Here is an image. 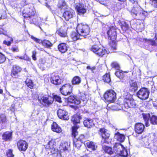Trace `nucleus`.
I'll return each mask as SVG.
<instances>
[{"mask_svg": "<svg viewBox=\"0 0 157 157\" xmlns=\"http://www.w3.org/2000/svg\"><path fill=\"white\" fill-rule=\"evenodd\" d=\"M129 89L131 91L135 92L136 90L138 88L137 83L133 80L129 82Z\"/></svg>", "mask_w": 157, "mask_h": 157, "instance_id": "obj_26", "label": "nucleus"}, {"mask_svg": "<svg viewBox=\"0 0 157 157\" xmlns=\"http://www.w3.org/2000/svg\"><path fill=\"white\" fill-rule=\"evenodd\" d=\"M10 39V41H7L6 40H4L3 41V43L6 45H7L8 46H9L11 44V42L10 41H13V39L12 38L9 37V38Z\"/></svg>", "mask_w": 157, "mask_h": 157, "instance_id": "obj_53", "label": "nucleus"}, {"mask_svg": "<svg viewBox=\"0 0 157 157\" xmlns=\"http://www.w3.org/2000/svg\"><path fill=\"white\" fill-rule=\"evenodd\" d=\"M5 18V16L4 15L2 16V15L1 14V13H0V19H4Z\"/></svg>", "mask_w": 157, "mask_h": 157, "instance_id": "obj_62", "label": "nucleus"}, {"mask_svg": "<svg viewBox=\"0 0 157 157\" xmlns=\"http://www.w3.org/2000/svg\"><path fill=\"white\" fill-rule=\"evenodd\" d=\"M68 46L65 43H62L58 46V49L59 51L62 53H64L67 50Z\"/></svg>", "mask_w": 157, "mask_h": 157, "instance_id": "obj_25", "label": "nucleus"}, {"mask_svg": "<svg viewBox=\"0 0 157 157\" xmlns=\"http://www.w3.org/2000/svg\"><path fill=\"white\" fill-rule=\"evenodd\" d=\"M11 50L13 52H18L19 51L18 47L16 46L12 47Z\"/></svg>", "mask_w": 157, "mask_h": 157, "instance_id": "obj_55", "label": "nucleus"}, {"mask_svg": "<svg viewBox=\"0 0 157 157\" xmlns=\"http://www.w3.org/2000/svg\"><path fill=\"white\" fill-rule=\"evenodd\" d=\"M119 29L115 27H110L107 33L108 39L113 41L115 40L117 38V33Z\"/></svg>", "mask_w": 157, "mask_h": 157, "instance_id": "obj_10", "label": "nucleus"}, {"mask_svg": "<svg viewBox=\"0 0 157 157\" xmlns=\"http://www.w3.org/2000/svg\"><path fill=\"white\" fill-rule=\"evenodd\" d=\"M149 3L154 8H157V0H149Z\"/></svg>", "mask_w": 157, "mask_h": 157, "instance_id": "obj_50", "label": "nucleus"}, {"mask_svg": "<svg viewBox=\"0 0 157 157\" xmlns=\"http://www.w3.org/2000/svg\"><path fill=\"white\" fill-rule=\"evenodd\" d=\"M103 80L104 81L107 83H109L111 81L110 76L109 74L106 73L103 77Z\"/></svg>", "mask_w": 157, "mask_h": 157, "instance_id": "obj_42", "label": "nucleus"}, {"mask_svg": "<svg viewBox=\"0 0 157 157\" xmlns=\"http://www.w3.org/2000/svg\"><path fill=\"white\" fill-rule=\"evenodd\" d=\"M119 156L116 155L111 157H128V155L127 151L126 149H124L122 151H121L120 153H118Z\"/></svg>", "mask_w": 157, "mask_h": 157, "instance_id": "obj_40", "label": "nucleus"}, {"mask_svg": "<svg viewBox=\"0 0 157 157\" xmlns=\"http://www.w3.org/2000/svg\"><path fill=\"white\" fill-rule=\"evenodd\" d=\"M70 37L73 41H75L82 38L78 32H72L71 34Z\"/></svg>", "mask_w": 157, "mask_h": 157, "instance_id": "obj_28", "label": "nucleus"}, {"mask_svg": "<svg viewBox=\"0 0 157 157\" xmlns=\"http://www.w3.org/2000/svg\"><path fill=\"white\" fill-rule=\"evenodd\" d=\"M6 155L7 157H14V155L13 154V150L9 149L7 151Z\"/></svg>", "mask_w": 157, "mask_h": 157, "instance_id": "obj_51", "label": "nucleus"}, {"mask_svg": "<svg viewBox=\"0 0 157 157\" xmlns=\"http://www.w3.org/2000/svg\"><path fill=\"white\" fill-rule=\"evenodd\" d=\"M149 144L147 142H146V143H145L144 144V146L145 147L148 148L149 147Z\"/></svg>", "mask_w": 157, "mask_h": 157, "instance_id": "obj_61", "label": "nucleus"}, {"mask_svg": "<svg viewBox=\"0 0 157 157\" xmlns=\"http://www.w3.org/2000/svg\"><path fill=\"white\" fill-rule=\"evenodd\" d=\"M112 48L114 50L116 49V45L115 44H114L113 46H112Z\"/></svg>", "mask_w": 157, "mask_h": 157, "instance_id": "obj_63", "label": "nucleus"}, {"mask_svg": "<svg viewBox=\"0 0 157 157\" xmlns=\"http://www.w3.org/2000/svg\"><path fill=\"white\" fill-rule=\"evenodd\" d=\"M58 7L61 9L65 10L63 13V17L66 21H68L73 17L75 14L74 11L70 8H67L64 1L60 0L59 2Z\"/></svg>", "mask_w": 157, "mask_h": 157, "instance_id": "obj_1", "label": "nucleus"}, {"mask_svg": "<svg viewBox=\"0 0 157 157\" xmlns=\"http://www.w3.org/2000/svg\"><path fill=\"white\" fill-rule=\"evenodd\" d=\"M12 132H6L2 135V138L5 141H10L12 139Z\"/></svg>", "mask_w": 157, "mask_h": 157, "instance_id": "obj_23", "label": "nucleus"}, {"mask_svg": "<svg viewBox=\"0 0 157 157\" xmlns=\"http://www.w3.org/2000/svg\"><path fill=\"white\" fill-rule=\"evenodd\" d=\"M86 69H87L90 70L91 71H92L95 69V67H91L90 66H88L86 67Z\"/></svg>", "mask_w": 157, "mask_h": 157, "instance_id": "obj_59", "label": "nucleus"}, {"mask_svg": "<svg viewBox=\"0 0 157 157\" xmlns=\"http://www.w3.org/2000/svg\"><path fill=\"white\" fill-rule=\"evenodd\" d=\"M36 51H33L32 52V58L34 60H36Z\"/></svg>", "mask_w": 157, "mask_h": 157, "instance_id": "obj_56", "label": "nucleus"}, {"mask_svg": "<svg viewBox=\"0 0 157 157\" xmlns=\"http://www.w3.org/2000/svg\"><path fill=\"white\" fill-rule=\"evenodd\" d=\"M19 59H24L27 61H29L30 60V59L29 58L26 57V58H25V57L24 56L19 57Z\"/></svg>", "mask_w": 157, "mask_h": 157, "instance_id": "obj_58", "label": "nucleus"}, {"mask_svg": "<svg viewBox=\"0 0 157 157\" xmlns=\"http://www.w3.org/2000/svg\"><path fill=\"white\" fill-rule=\"evenodd\" d=\"M91 51L99 56L102 57L103 55L107 54L109 52L105 48L101 45H93L91 48Z\"/></svg>", "mask_w": 157, "mask_h": 157, "instance_id": "obj_4", "label": "nucleus"}, {"mask_svg": "<svg viewBox=\"0 0 157 157\" xmlns=\"http://www.w3.org/2000/svg\"><path fill=\"white\" fill-rule=\"evenodd\" d=\"M149 93V90L147 88H142L137 92V95L140 99L145 100L148 98Z\"/></svg>", "mask_w": 157, "mask_h": 157, "instance_id": "obj_12", "label": "nucleus"}, {"mask_svg": "<svg viewBox=\"0 0 157 157\" xmlns=\"http://www.w3.org/2000/svg\"><path fill=\"white\" fill-rule=\"evenodd\" d=\"M27 3L25 1V0H23L20 3L21 5V6H24L25 5H26Z\"/></svg>", "mask_w": 157, "mask_h": 157, "instance_id": "obj_60", "label": "nucleus"}, {"mask_svg": "<svg viewBox=\"0 0 157 157\" xmlns=\"http://www.w3.org/2000/svg\"><path fill=\"white\" fill-rule=\"evenodd\" d=\"M56 143L55 139H52L50 141L48 144V151L52 154H54L57 152V150L56 149Z\"/></svg>", "mask_w": 157, "mask_h": 157, "instance_id": "obj_15", "label": "nucleus"}, {"mask_svg": "<svg viewBox=\"0 0 157 157\" xmlns=\"http://www.w3.org/2000/svg\"><path fill=\"white\" fill-rule=\"evenodd\" d=\"M59 90L61 93L64 96H67L71 94L72 92V87L70 84H66L60 88Z\"/></svg>", "mask_w": 157, "mask_h": 157, "instance_id": "obj_11", "label": "nucleus"}, {"mask_svg": "<svg viewBox=\"0 0 157 157\" xmlns=\"http://www.w3.org/2000/svg\"><path fill=\"white\" fill-rule=\"evenodd\" d=\"M81 117L77 115H75L73 116L71 118V121L74 124H76L79 123Z\"/></svg>", "mask_w": 157, "mask_h": 157, "instance_id": "obj_38", "label": "nucleus"}, {"mask_svg": "<svg viewBox=\"0 0 157 157\" xmlns=\"http://www.w3.org/2000/svg\"><path fill=\"white\" fill-rule=\"evenodd\" d=\"M52 130L56 132L59 133L61 132V128L56 123H53L52 126Z\"/></svg>", "mask_w": 157, "mask_h": 157, "instance_id": "obj_34", "label": "nucleus"}, {"mask_svg": "<svg viewBox=\"0 0 157 157\" xmlns=\"http://www.w3.org/2000/svg\"><path fill=\"white\" fill-rule=\"evenodd\" d=\"M85 144L87 147L93 151L96 150L97 147V146L96 144L92 142L87 141L85 142Z\"/></svg>", "mask_w": 157, "mask_h": 157, "instance_id": "obj_27", "label": "nucleus"}, {"mask_svg": "<svg viewBox=\"0 0 157 157\" xmlns=\"http://www.w3.org/2000/svg\"><path fill=\"white\" fill-rule=\"evenodd\" d=\"M114 138L119 141L123 142L124 141L125 137L124 135L121 134L117 132L115 134Z\"/></svg>", "mask_w": 157, "mask_h": 157, "instance_id": "obj_29", "label": "nucleus"}, {"mask_svg": "<svg viewBox=\"0 0 157 157\" xmlns=\"http://www.w3.org/2000/svg\"><path fill=\"white\" fill-rule=\"evenodd\" d=\"M25 82L27 85L30 88H32L33 86V83L32 80L29 78H27Z\"/></svg>", "mask_w": 157, "mask_h": 157, "instance_id": "obj_45", "label": "nucleus"}, {"mask_svg": "<svg viewBox=\"0 0 157 157\" xmlns=\"http://www.w3.org/2000/svg\"><path fill=\"white\" fill-rule=\"evenodd\" d=\"M40 20V17H38L36 16H33V18L30 21L31 23H33L36 25H39L40 22L39 20Z\"/></svg>", "mask_w": 157, "mask_h": 157, "instance_id": "obj_37", "label": "nucleus"}, {"mask_svg": "<svg viewBox=\"0 0 157 157\" xmlns=\"http://www.w3.org/2000/svg\"><path fill=\"white\" fill-rule=\"evenodd\" d=\"M143 41L145 43L151 46H155L156 45L155 41L153 39L144 38L143 39Z\"/></svg>", "mask_w": 157, "mask_h": 157, "instance_id": "obj_36", "label": "nucleus"}, {"mask_svg": "<svg viewBox=\"0 0 157 157\" xmlns=\"http://www.w3.org/2000/svg\"><path fill=\"white\" fill-rule=\"evenodd\" d=\"M56 33L61 37H65L67 36V30L65 29H60L57 31Z\"/></svg>", "mask_w": 157, "mask_h": 157, "instance_id": "obj_32", "label": "nucleus"}, {"mask_svg": "<svg viewBox=\"0 0 157 157\" xmlns=\"http://www.w3.org/2000/svg\"><path fill=\"white\" fill-rule=\"evenodd\" d=\"M31 38L35 42L40 44H41L43 46L46 48H49L52 46V44L48 40H44L42 41L41 39L35 37L32 35L31 36Z\"/></svg>", "mask_w": 157, "mask_h": 157, "instance_id": "obj_14", "label": "nucleus"}, {"mask_svg": "<svg viewBox=\"0 0 157 157\" xmlns=\"http://www.w3.org/2000/svg\"><path fill=\"white\" fill-rule=\"evenodd\" d=\"M102 148L105 153L109 154H112L113 153L112 148L109 147L104 145L102 146Z\"/></svg>", "mask_w": 157, "mask_h": 157, "instance_id": "obj_39", "label": "nucleus"}, {"mask_svg": "<svg viewBox=\"0 0 157 157\" xmlns=\"http://www.w3.org/2000/svg\"><path fill=\"white\" fill-rule=\"evenodd\" d=\"M20 72L11 70L10 75L12 78H17L20 77Z\"/></svg>", "mask_w": 157, "mask_h": 157, "instance_id": "obj_43", "label": "nucleus"}, {"mask_svg": "<svg viewBox=\"0 0 157 157\" xmlns=\"http://www.w3.org/2000/svg\"><path fill=\"white\" fill-rule=\"evenodd\" d=\"M111 66L112 68H115L117 70H119L120 68L119 64L116 62H113L111 64Z\"/></svg>", "mask_w": 157, "mask_h": 157, "instance_id": "obj_49", "label": "nucleus"}, {"mask_svg": "<svg viewBox=\"0 0 157 157\" xmlns=\"http://www.w3.org/2000/svg\"><path fill=\"white\" fill-rule=\"evenodd\" d=\"M78 128V127L77 125H75L72 127V136L74 138L73 140L74 141H78L79 142L82 143L85 140V136L83 135H81L78 137H77L78 134L77 131V129Z\"/></svg>", "mask_w": 157, "mask_h": 157, "instance_id": "obj_8", "label": "nucleus"}, {"mask_svg": "<svg viewBox=\"0 0 157 157\" xmlns=\"http://www.w3.org/2000/svg\"><path fill=\"white\" fill-rule=\"evenodd\" d=\"M104 98L106 101L113 102L116 98V94L113 90L106 91L104 95Z\"/></svg>", "mask_w": 157, "mask_h": 157, "instance_id": "obj_7", "label": "nucleus"}, {"mask_svg": "<svg viewBox=\"0 0 157 157\" xmlns=\"http://www.w3.org/2000/svg\"><path fill=\"white\" fill-rule=\"evenodd\" d=\"M131 12L132 16L140 20H143L147 15V12L143 11L142 8L137 4L133 6Z\"/></svg>", "mask_w": 157, "mask_h": 157, "instance_id": "obj_2", "label": "nucleus"}, {"mask_svg": "<svg viewBox=\"0 0 157 157\" xmlns=\"http://www.w3.org/2000/svg\"><path fill=\"white\" fill-rule=\"evenodd\" d=\"M129 22L122 21L121 22L120 24L121 28L124 32H126L129 28Z\"/></svg>", "mask_w": 157, "mask_h": 157, "instance_id": "obj_30", "label": "nucleus"}, {"mask_svg": "<svg viewBox=\"0 0 157 157\" xmlns=\"http://www.w3.org/2000/svg\"><path fill=\"white\" fill-rule=\"evenodd\" d=\"M81 144L82 143L81 142H79L78 141H74L73 140L74 147H75L78 149H80L81 146Z\"/></svg>", "mask_w": 157, "mask_h": 157, "instance_id": "obj_47", "label": "nucleus"}, {"mask_svg": "<svg viewBox=\"0 0 157 157\" xmlns=\"http://www.w3.org/2000/svg\"><path fill=\"white\" fill-rule=\"evenodd\" d=\"M129 1L132 2L133 3H135V2H136V3H137V0H129Z\"/></svg>", "mask_w": 157, "mask_h": 157, "instance_id": "obj_64", "label": "nucleus"}, {"mask_svg": "<svg viewBox=\"0 0 157 157\" xmlns=\"http://www.w3.org/2000/svg\"><path fill=\"white\" fill-rule=\"evenodd\" d=\"M114 148L118 152L121 151H122L124 149H125L124 148L123 146L120 143H117L115 144L114 146Z\"/></svg>", "mask_w": 157, "mask_h": 157, "instance_id": "obj_35", "label": "nucleus"}, {"mask_svg": "<svg viewBox=\"0 0 157 157\" xmlns=\"http://www.w3.org/2000/svg\"><path fill=\"white\" fill-rule=\"evenodd\" d=\"M115 74L120 79L123 78L124 76V72L120 69L119 70H117Z\"/></svg>", "mask_w": 157, "mask_h": 157, "instance_id": "obj_41", "label": "nucleus"}, {"mask_svg": "<svg viewBox=\"0 0 157 157\" xmlns=\"http://www.w3.org/2000/svg\"><path fill=\"white\" fill-rule=\"evenodd\" d=\"M56 101L59 102H62L61 101V98L60 97L57 95H55L54 96V97L53 98Z\"/></svg>", "mask_w": 157, "mask_h": 157, "instance_id": "obj_54", "label": "nucleus"}, {"mask_svg": "<svg viewBox=\"0 0 157 157\" xmlns=\"http://www.w3.org/2000/svg\"><path fill=\"white\" fill-rule=\"evenodd\" d=\"M6 122V116L4 114H0V123L4 124Z\"/></svg>", "mask_w": 157, "mask_h": 157, "instance_id": "obj_46", "label": "nucleus"}, {"mask_svg": "<svg viewBox=\"0 0 157 157\" xmlns=\"http://www.w3.org/2000/svg\"><path fill=\"white\" fill-rule=\"evenodd\" d=\"M21 70L22 69L20 67L16 65L13 66L12 69V71H14L19 72H20Z\"/></svg>", "mask_w": 157, "mask_h": 157, "instance_id": "obj_48", "label": "nucleus"}, {"mask_svg": "<svg viewBox=\"0 0 157 157\" xmlns=\"http://www.w3.org/2000/svg\"><path fill=\"white\" fill-rule=\"evenodd\" d=\"M39 101L44 106L48 107L52 104L53 102V98L48 97L43 94H40L38 98Z\"/></svg>", "mask_w": 157, "mask_h": 157, "instance_id": "obj_5", "label": "nucleus"}, {"mask_svg": "<svg viewBox=\"0 0 157 157\" xmlns=\"http://www.w3.org/2000/svg\"><path fill=\"white\" fill-rule=\"evenodd\" d=\"M143 117L144 121L145 122V125L146 127L150 126V123L149 121V119H150L151 116L149 113H144L142 114Z\"/></svg>", "mask_w": 157, "mask_h": 157, "instance_id": "obj_24", "label": "nucleus"}, {"mask_svg": "<svg viewBox=\"0 0 157 157\" xmlns=\"http://www.w3.org/2000/svg\"><path fill=\"white\" fill-rule=\"evenodd\" d=\"M6 60V57L4 55L0 53V63H3Z\"/></svg>", "mask_w": 157, "mask_h": 157, "instance_id": "obj_52", "label": "nucleus"}, {"mask_svg": "<svg viewBox=\"0 0 157 157\" xmlns=\"http://www.w3.org/2000/svg\"><path fill=\"white\" fill-rule=\"evenodd\" d=\"M124 106L126 109L129 108H132L135 107L136 103L132 96L128 94L124 98Z\"/></svg>", "mask_w": 157, "mask_h": 157, "instance_id": "obj_6", "label": "nucleus"}, {"mask_svg": "<svg viewBox=\"0 0 157 157\" xmlns=\"http://www.w3.org/2000/svg\"><path fill=\"white\" fill-rule=\"evenodd\" d=\"M17 146L19 150L25 151L28 147V144L25 141L20 140L17 143Z\"/></svg>", "mask_w": 157, "mask_h": 157, "instance_id": "obj_17", "label": "nucleus"}, {"mask_svg": "<svg viewBox=\"0 0 157 157\" xmlns=\"http://www.w3.org/2000/svg\"><path fill=\"white\" fill-rule=\"evenodd\" d=\"M35 14V9L32 6H26L23 11L22 15L25 18H31Z\"/></svg>", "mask_w": 157, "mask_h": 157, "instance_id": "obj_9", "label": "nucleus"}, {"mask_svg": "<svg viewBox=\"0 0 157 157\" xmlns=\"http://www.w3.org/2000/svg\"><path fill=\"white\" fill-rule=\"evenodd\" d=\"M84 126L88 128H90L94 126L92 120L91 119H87L85 120L83 122Z\"/></svg>", "mask_w": 157, "mask_h": 157, "instance_id": "obj_31", "label": "nucleus"}, {"mask_svg": "<svg viewBox=\"0 0 157 157\" xmlns=\"http://www.w3.org/2000/svg\"><path fill=\"white\" fill-rule=\"evenodd\" d=\"M75 8L80 15L83 14L86 11V6L82 4H78L76 5Z\"/></svg>", "mask_w": 157, "mask_h": 157, "instance_id": "obj_18", "label": "nucleus"}, {"mask_svg": "<svg viewBox=\"0 0 157 157\" xmlns=\"http://www.w3.org/2000/svg\"><path fill=\"white\" fill-rule=\"evenodd\" d=\"M50 81L55 85H59L61 84L63 80L60 78L57 74L53 73L51 75Z\"/></svg>", "mask_w": 157, "mask_h": 157, "instance_id": "obj_13", "label": "nucleus"}, {"mask_svg": "<svg viewBox=\"0 0 157 157\" xmlns=\"http://www.w3.org/2000/svg\"><path fill=\"white\" fill-rule=\"evenodd\" d=\"M76 31L79 33L81 36L83 37V38H85V36L89 34L90 29L88 25L81 23L78 24L77 25Z\"/></svg>", "mask_w": 157, "mask_h": 157, "instance_id": "obj_3", "label": "nucleus"}, {"mask_svg": "<svg viewBox=\"0 0 157 157\" xmlns=\"http://www.w3.org/2000/svg\"><path fill=\"white\" fill-rule=\"evenodd\" d=\"M150 123L153 124H157V116L154 115L151 116L150 119Z\"/></svg>", "mask_w": 157, "mask_h": 157, "instance_id": "obj_44", "label": "nucleus"}, {"mask_svg": "<svg viewBox=\"0 0 157 157\" xmlns=\"http://www.w3.org/2000/svg\"><path fill=\"white\" fill-rule=\"evenodd\" d=\"M68 101L69 102L76 105H78L81 102L80 98L78 97L75 95L69 96L68 98Z\"/></svg>", "mask_w": 157, "mask_h": 157, "instance_id": "obj_20", "label": "nucleus"}, {"mask_svg": "<svg viewBox=\"0 0 157 157\" xmlns=\"http://www.w3.org/2000/svg\"><path fill=\"white\" fill-rule=\"evenodd\" d=\"M57 114L59 117L61 119L67 120L69 118L67 112L65 110L59 109L57 111Z\"/></svg>", "mask_w": 157, "mask_h": 157, "instance_id": "obj_16", "label": "nucleus"}, {"mask_svg": "<svg viewBox=\"0 0 157 157\" xmlns=\"http://www.w3.org/2000/svg\"><path fill=\"white\" fill-rule=\"evenodd\" d=\"M39 63L40 64L43 65L45 64L46 62L45 58H41L39 60Z\"/></svg>", "mask_w": 157, "mask_h": 157, "instance_id": "obj_57", "label": "nucleus"}, {"mask_svg": "<svg viewBox=\"0 0 157 157\" xmlns=\"http://www.w3.org/2000/svg\"><path fill=\"white\" fill-rule=\"evenodd\" d=\"M144 127V125L143 124L137 123L135 126V132L139 134H141L143 132Z\"/></svg>", "mask_w": 157, "mask_h": 157, "instance_id": "obj_19", "label": "nucleus"}, {"mask_svg": "<svg viewBox=\"0 0 157 157\" xmlns=\"http://www.w3.org/2000/svg\"><path fill=\"white\" fill-rule=\"evenodd\" d=\"M100 134L101 135L102 138L104 139V141H105V139H108L109 136L110 134L109 131L107 129L104 128H101L100 129Z\"/></svg>", "mask_w": 157, "mask_h": 157, "instance_id": "obj_21", "label": "nucleus"}, {"mask_svg": "<svg viewBox=\"0 0 157 157\" xmlns=\"http://www.w3.org/2000/svg\"><path fill=\"white\" fill-rule=\"evenodd\" d=\"M69 144L67 142L62 144L59 147L61 151L64 152L66 153H68L69 152Z\"/></svg>", "mask_w": 157, "mask_h": 157, "instance_id": "obj_22", "label": "nucleus"}, {"mask_svg": "<svg viewBox=\"0 0 157 157\" xmlns=\"http://www.w3.org/2000/svg\"><path fill=\"white\" fill-rule=\"evenodd\" d=\"M81 82V78L78 76H75L71 81V83L73 85L79 84Z\"/></svg>", "mask_w": 157, "mask_h": 157, "instance_id": "obj_33", "label": "nucleus"}]
</instances>
